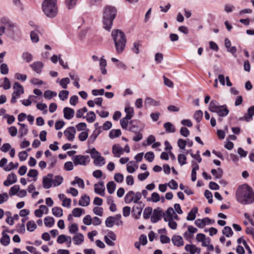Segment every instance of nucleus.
I'll return each mask as SVG.
<instances>
[{
    "label": "nucleus",
    "instance_id": "f257e3e1",
    "mask_svg": "<svg viewBox=\"0 0 254 254\" xmlns=\"http://www.w3.org/2000/svg\"><path fill=\"white\" fill-rule=\"evenodd\" d=\"M237 201L242 204H249L254 201V192L247 185L240 186L236 192Z\"/></svg>",
    "mask_w": 254,
    "mask_h": 254
},
{
    "label": "nucleus",
    "instance_id": "f03ea898",
    "mask_svg": "<svg viewBox=\"0 0 254 254\" xmlns=\"http://www.w3.org/2000/svg\"><path fill=\"white\" fill-rule=\"evenodd\" d=\"M117 14V9L112 6H106L103 9L102 23L103 27L107 31H110L113 22Z\"/></svg>",
    "mask_w": 254,
    "mask_h": 254
},
{
    "label": "nucleus",
    "instance_id": "7ed1b4c3",
    "mask_svg": "<svg viewBox=\"0 0 254 254\" xmlns=\"http://www.w3.org/2000/svg\"><path fill=\"white\" fill-rule=\"evenodd\" d=\"M111 35L115 43L117 53L122 54L125 50L127 43V39L124 33L119 29H114L112 31Z\"/></svg>",
    "mask_w": 254,
    "mask_h": 254
},
{
    "label": "nucleus",
    "instance_id": "20e7f679",
    "mask_svg": "<svg viewBox=\"0 0 254 254\" xmlns=\"http://www.w3.org/2000/svg\"><path fill=\"white\" fill-rule=\"evenodd\" d=\"M42 9L47 17H55L58 14L57 0H44L42 3Z\"/></svg>",
    "mask_w": 254,
    "mask_h": 254
},
{
    "label": "nucleus",
    "instance_id": "39448f33",
    "mask_svg": "<svg viewBox=\"0 0 254 254\" xmlns=\"http://www.w3.org/2000/svg\"><path fill=\"white\" fill-rule=\"evenodd\" d=\"M141 198V193L140 192H135L132 190H130L127 192L125 196V202L128 204L133 202L134 203L139 202Z\"/></svg>",
    "mask_w": 254,
    "mask_h": 254
},
{
    "label": "nucleus",
    "instance_id": "423d86ee",
    "mask_svg": "<svg viewBox=\"0 0 254 254\" xmlns=\"http://www.w3.org/2000/svg\"><path fill=\"white\" fill-rule=\"evenodd\" d=\"M5 27L7 34L11 38L14 39L16 36L21 35V31L15 23L11 22Z\"/></svg>",
    "mask_w": 254,
    "mask_h": 254
},
{
    "label": "nucleus",
    "instance_id": "0eeeda50",
    "mask_svg": "<svg viewBox=\"0 0 254 254\" xmlns=\"http://www.w3.org/2000/svg\"><path fill=\"white\" fill-rule=\"evenodd\" d=\"M14 91L12 94L11 103L14 104L16 102V99L18 98L21 95L24 93V88L23 86L18 82L14 83L13 86Z\"/></svg>",
    "mask_w": 254,
    "mask_h": 254
},
{
    "label": "nucleus",
    "instance_id": "6e6552de",
    "mask_svg": "<svg viewBox=\"0 0 254 254\" xmlns=\"http://www.w3.org/2000/svg\"><path fill=\"white\" fill-rule=\"evenodd\" d=\"M144 204L142 201L135 203L132 208V213L135 219H138L141 214Z\"/></svg>",
    "mask_w": 254,
    "mask_h": 254
},
{
    "label": "nucleus",
    "instance_id": "1a4fd4ad",
    "mask_svg": "<svg viewBox=\"0 0 254 254\" xmlns=\"http://www.w3.org/2000/svg\"><path fill=\"white\" fill-rule=\"evenodd\" d=\"M116 238V235L114 232L108 231L107 234L104 236V241L107 245L113 246L115 245L113 241H115Z\"/></svg>",
    "mask_w": 254,
    "mask_h": 254
},
{
    "label": "nucleus",
    "instance_id": "9d476101",
    "mask_svg": "<svg viewBox=\"0 0 254 254\" xmlns=\"http://www.w3.org/2000/svg\"><path fill=\"white\" fill-rule=\"evenodd\" d=\"M89 158L88 156H83V155H75L72 158V160L73 163L75 166L80 165H86L87 159Z\"/></svg>",
    "mask_w": 254,
    "mask_h": 254
},
{
    "label": "nucleus",
    "instance_id": "9b49d317",
    "mask_svg": "<svg viewBox=\"0 0 254 254\" xmlns=\"http://www.w3.org/2000/svg\"><path fill=\"white\" fill-rule=\"evenodd\" d=\"M53 175L49 173L46 176H44L43 178V187L45 189H48L53 186Z\"/></svg>",
    "mask_w": 254,
    "mask_h": 254
},
{
    "label": "nucleus",
    "instance_id": "f8f14e48",
    "mask_svg": "<svg viewBox=\"0 0 254 254\" xmlns=\"http://www.w3.org/2000/svg\"><path fill=\"white\" fill-rule=\"evenodd\" d=\"M163 212L160 208L155 209L153 212L152 215L151 217V221L152 223H156L161 218Z\"/></svg>",
    "mask_w": 254,
    "mask_h": 254
},
{
    "label": "nucleus",
    "instance_id": "ddd939ff",
    "mask_svg": "<svg viewBox=\"0 0 254 254\" xmlns=\"http://www.w3.org/2000/svg\"><path fill=\"white\" fill-rule=\"evenodd\" d=\"M105 188L103 181H100L97 184L94 185V192L104 196L105 195Z\"/></svg>",
    "mask_w": 254,
    "mask_h": 254
},
{
    "label": "nucleus",
    "instance_id": "4468645a",
    "mask_svg": "<svg viewBox=\"0 0 254 254\" xmlns=\"http://www.w3.org/2000/svg\"><path fill=\"white\" fill-rule=\"evenodd\" d=\"M64 133L66 138L69 141H72L75 137L76 133L75 128L73 127H68L65 130Z\"/></svg>",
    "mask_w": 254,
    "mask_h": 254
},
{
    "label": "nucleus",
    "instance_id": "2eb2a0df",
    "mask_svg": "<svg viewBox=\"0 0 254 254\" xmlns=\"http://www.w3.org/2000/svg\"><path fill=\"white\" fill-rule=\"evenodd\" d=\"M30 66L35 72L39 74L41 72L44 65L42 62L37 61L31 64Z\"/></svg>",
    "mask_w": 254,
    "mask_h": 254
},
{
    "label": "nucleus",
    "instance_id": "dca6fc26",
    "mask_svg": "<svg viewBox=\"0 0 254 254\" xmlns=\"http://www.w3.org/2000/svg\"><path fill=\"white\" fill-rule=\"evenodd\" d=\"M64 118L66 120L71 119L74 115V110L69 107H65L63 110Z\"/></svg>",
    "mask_w": 254,
    "mask_h": 254
},
{
    "label": "nucleus",
    "instance_id": "f3484780",
    "mask_svg": "<svg viewBox=\"0 0 254 254\" xmlns=\"http://www.w3.org/2000/svg\"><path fill=\"white\" fill-rule=\"evenodd\" d=\"M175 212L172 207L168 208L165 212L163 213L164 221L167 222V220H171V219H173V215L175 214Z\"/></svg>",
    "mask_w": 254,
    "mask_h": 254
},
{
    "label": "nucleus",
    "instance_id": "a211bd4d",
    "mask_svg": "<svg viewBox=\"0 0 254 254\" xmlns=\"http://www.w3.org/2000/svg\"><path fill=\"white\" fill-rule=\"evenodd\" d=\"M211 220L209 218H205L202 219H198L195 221V224L199 228L204 227L206 224L210 223Z\"/></svg>",
    "mask_w": 254,
    "mask_h": 254
},
{
    "label": "nucleus",
    "instance_id": "6ab92c4d",
    "mask_svg": "<svg viewBox=\"0 0 254 254\" xmlns=\"http://www.w3.org/2000/svg\"><path fill=\"white\" fill-rule=\"evenodd\" d=\"M215 113H217L219 117H224L228 115L229 113V110L226 105H223L221 106V107L217 110V112H215Z\"/></svg>",
    "mask_w": 254,
    "mask_h": 254
},
{
    "label": "nucleus",
    "instance_id": "aec40b11",
    "mask_svg": "<svg viewBox=\"0 0 254 254\" xmlns=\"http://www.w3.org/2000/svg\"><path fill=\"white\" fill-rule=\"evenodd\" d=\"M172 241L173 244L177 247L183 246L184 241L182 237L179 235H174L172 238Z\"/></svg>",
    "mask_w": 254,
    "mask_h": 254
},
{
    "label": "nucleus",
    "instance_id": "412c9836",
    "mask_svg": "<svg viewBox=\"0 0 254 254\" xmlns=\"http://www.w3.org/2000/svg\"><path fill=\"white\" fill-rule=\"evenodd\" d=\"M90 201V197L86 194H84L81 196L79 200L78 204L80 206L85 207L89 205Z\"/></svg>",
    "mask_w": 254,
    "mask_h": 254
},
{
    "label": "nucleus",
    "instance_id": "4be33fe9",
    "mask_svg": "<svg viewBox=\"0 0 254 254\" xmlns=\"http://www.w3.org/2000/svg\"><path fill=\"white\" fill-rule=\"evenodd\" d=\"M124 150L119 144H115L112 147V152L116 157H119L123 153Z\"/></svg>",
    "mask_w": 254,
    "mask_h": 254
},
{
    "label": "nucleus",
    "instance_id": "5701e85b",
    "mask_svg": "<svg viewBox=\"0 0 254 254\" xmlns=\"http://www.w3.org/2000/svg\"><path fill=\"white\" fill-rule=\"evenodd\" d=\"M84 236L81 233L76 234L72 238L74 243L77 245L81 244L84 241Z\"/></svg>",
    "mask_w": 254,
    "mask_h": 254
},
{
    "label": "nucleus",
    "instance_id": "b1692460",
    "mask_svg": "<svg viewBox=\"0 0 254 254\" xmlns=\"http://www.w3.org/2000/svg\"><path fill=\"white\" fill-rule=\"evenodd\" d=\"M2 237L0 240L1 244L4 246H7L10 243L9 236L4 231L2 232Z\"/></svg>",
    "mask_w": 254,
    "mask_h": 254
},
{
    "label": "nucleus",
    "instance_id": "393cba45",
    "mask_svg": "<svg viewBox=\"0 0 254 254\" xmlns=\"http://www.w3.org/2000/svg\"><path fill=\"white\" fill-rule=\"evenodd\" d=\"M220 107L221 106L219 105L216 101L212 100L210 103L209 110L211 112L215 113Z\"/></svg>",
    "mask_w": 254,
    "mask_h": 254
},
{
    "label": "nucleus",
    "instance_id": "a878e982",
    "mask_svg": "<svg viewBox=\"0 0 254 254\" xmlns=\"http://www.w3.org/2000/svg\"><path fill=\"white\" fill-rule=\"evenodd\" d=\"M197 211L198 209L197 207H193L189 212L187 217V220L188 221L194 220L196 217V214L197 213Z\"/></svg>",
    "mask_w": 254,
    "mask_h": 254
},
{
    "label": "nucleus",
    "instance_id": "bb28decb",
    "mask_svg": "<svg viewBox=\"0 0 254 254\" xmlns=\"http://www.w3.org/2000/svg\"><path fill=\"white\" fill-rule=\"evenodd\" d=\"M211 173L216 179H219L222 177L223 171L221 168H218L217 169H212Z\"/></svg>",
    "mask_w": 254,
    "mask_h": 254
},
{
    "label": "nucleus",
    "instance_id": "cd10ccee",
    "mask_svg": "<svg viewBox=\"0 0 254 254\" xmlns=\"http://www.w3.org/2000/svg\"><path fill=\"white\" fill-rule=\"evenodd\" d=\"M163 127L166 130V131L168 133H173L176 131V128L170 122L165 123Z\"/></svg>",
    "mask_w": 254,
    "mask_h": 254
},
{
    "label": "nucleus",
    "instance_id": "c85d7f7f",
    "mask_svg": "<svg viewBox=\"0 0 254 254\" xmlns=\"http://www.w3.org/2000/svg\"><path fill=\"white\" fill-rule=\"evenodd\" d=\"M126 119H131L134 116V109L132 107H126L125 109Z\"/></svg>",
    "mask_w": 254,
    "mask_h": 254
},
{
    "label": "nucleus",
    "instance_id": "c756f323",
    "mask_svg": "<svg viewBox=\"0 0 254 254\" xmlns=\"http://www.w3.org/2000/svg\"><path fill=\"white\" fill-rule=\"evenodd\" d=\"M75 184H77L78 186L82 189L84 188V183L83 180L78 177H75L74 181L71 182V185L73 186Z\"/></svg>",
    "mask_w": 254,
    "mask_h": 254
},
{
    "label": "nucleus",
    "instance_id": "7c9ffc66",
    "mask_svg": "<svg viewBox=\"0 0 254 254\" xmlns=\"http://www.w3.org/2000/svg\"><path fill=\"white\" fill-rule=\"evenodd\" d=\"M185 250L190 253V254H194L197 251V248L194 245L187 244L185 246Z\"/></svg>",
    "mask_w": 254,
    "mask_h": 254
},
{
    "label": "nucleus",
    "instance_id": "2f4dec72",
    "mask_svg": "<svg viewBox=\"0 0 254 254\" xmlns=\"http://www.w3.org/2000/svg\"><path fill=\"white\" fill-rule=\"evenodd\" d=\"M86 119L89 123H93L96 120V115L93 111H90L87 113L86 116Z\"/></svg>",
    "mask_w": 254,
    "mask_h": 254
},
{
    "label": "nucleus",
    "instance_id": "473e14b6",
    "mask_svg": "<svg viewBox=\"0 0 254 254\" xmlns=\"http://www.w3.org/2000/svg\"><path fill=\"white\" fill-rule=\"evenodd\" d=\"M158 102L150 97H147L144 102V105L145 106H157L158 105Z\"/></svg>",
    "mask_w": 254,
    "mask_h": 254
},
{
    "label": "nucleus",
    "instance_id": "72a5a7b5",
    "mask_svg": "<svg viewBox=\"0 0 254 254\" xmlns=\"http://www.w3.org/2000/svg\"><path fill=\"white\" fill-rule=\"evenodd\" d=\"M44 223L46 226L52 227L55 224V220L53 217L47 216L44 219Z\"/></svg>",
    "mask_w": 254,
    "mask_h": 254
},
{
    "label": "nucleus",
    "instance_id": "f704fd0d",
    "mask_svg": "<svg viewBox=\"0 0 254 254\" xmlns=\"http://www.w3.org/2000/svg\"><path fill=\"white\" fill-rule=\"evenodd\" d=\"M18 124L20 126L19 131L21 136L26 135L28 130L27 126L24 124L18 123Z\"/></svg>",
    "mask_w": 254,
    "mask_h": 254
},
{
    "label": "nucleus",
    "instance_id": "c9c22d12",
    "mask_svg": "<svg viewBox=\"0 0 254 254\" xmlns=\"http://www.w3.org/2000/svg\"><path fill=\"white\" fill-rule=\"evenodd\" d=\"M52 213L56 217H62L63 215V209L59 207H54L52 208Z\"/></svg>",
    "mask_w": 254,
    "mask_h": 254
},
{
    "label": "nucleus",
    "instance_id": "e433bc0d",
    "mask_svg": "<svg viewBox=\"0 0 254 254\" xmlns=\"http://www.w3.org/2000/svg\"><path fill=\"white\" fill-rule=\"evenodd\" d=\"M121 130L120 129H112L109 134V137L111 139L118 137L121 135Z\"/></svg>",
    "mask_w": 254,
    "mask_h": 254
},
{
    "label": "nucleus",
    "instance_id": "4c0bfd02",
    "mask_svg": "<svg viewBox=\"0 0 254 254\" xmlns=\"http://www.w3.org/2000/svg\"><path fill=\"white\" fill-rule=\"evenodd\" d=\"M141 46V43L139 41H135L133 44V47L131 48L132 51L136 54L139 53V48Z\"/></svg>",
    "mask_w": 254,
    "mask_h": 254
},
{
    "label": "nucleus",
    "instance_id": "58836bf2",
    "mask_svg": "<svg viewBox=\"0 0 254 254\" xmlns=\"http://www.w3.org/2000/svg\"><path fill=\"white\" fill-rule=\"evenodd\" d=\"M63 182V178L61 176H56L53 179V185L54 187L60 186Z\"/></svg>",
    "mask_w": 254,
    "mask_h": 254
},
{
    "label": "nucleus",
    "instance_id": "ea45409f",
    "mask_svg": "<svg viewBox=\"0 0 254 254\" xmlns=\"http://www.w3.org/2000/svg\"><path fill=\"white\" fill-rule=\"evenodd\" d=\"M84 213V210L80 208H75L72 211V214L75 217H79L82 214Z\"/></svg>",
    "mask_w": 254,
    "mask_h": 254
},
{
    "label": "nucleus",
    "instance_id": "a19ab883",
    "mask_svg": "<svg viewBox=\"0 0 254 254\" xmlns=\"http://www.w3.org/2000/svg\"><path fill=\"white\" fill-rule=\"evenodd\" d=\"M116 185L113 181L109 182L107 185V189L110 194H112L115 191Z\"/></svg>",
    "mask_w": 254,
    "mask_h": 254
},
{
    "label": "nucleus",
    "instance_id": "79ce46f5",
    "mask_svg": "<svg viewBox=\"0 0 254 254\" xmlns=\"http://www.w3.org/2000/svg\"><path fill=\"white\" fill-rule=\"evenodd\" d=\"M94 164L96 166H102L105 164V158L100 155L94 160Z\"/></svg>",
    "mask_w": 254,
    "mask_h": 254
},
{
    "label": "nucleus",
    "instance_id": "37998d69",
    "mask_svg": "<svg viewBox=\"0 0 254 254\" xmlns=\"http://www.w3.org/2000/svg\"><path fill=\"white\" fill-rule=\"evenodd\" d=\"M27 229L30 232L34 231L37 228V225L34 221H29L27 223Z\"/></svg>",
    "mask_w": 254,
    "mask_h": 254
},
{
    "label": "nucleus",
    "instance_id": "c03bdc74",
    "mask_svg": "<svg viewBox=\"0 0 254 254\" xmlns=\"http://www.w3.org/2000/svg\"><path fill=\"white\" fill-rule=\"evenodd\" d=\"M152 213V208L150 207L145 208L143 211V218L145 219H147L150 217Z\"/></svg>",
    "mask_w": 254,
    "mask_h": 254
},
{
    "label": "nucleus",
    "instance_id": "a18cd8bd",
    "mask_svg": "<svg viewBox=\"0 0 254 254\" xmlns=\"http://www.w3.org/2000/svg\"><path fill=\"white\" fill-rule=\"evenodd\" d=\"M129 130L134 133H137L138 132H140L142 129H139L138 126L133 124V122L131 121L130 123Z\"/></svg>",
    "mask_w": 254,
    "mask_h": 254
},
{
    "label": "nucleus",
    "instance_id": "49530a36",
    "mask_svg": "<svg viewBox=\"0 0 254 254\" xmlns=\"http://www.w3.org/2000/svg\"><path fill=\"white\" fill-rule=\"evenodd\" d=\"M222 233L227 237H230L233 235V231L230 227L226 226L222 230Z\"/></svg>",
    "mask_w": 254,
    "mask_h": 254
},
{
    "label": "nucleus",
    "instance_id": "de8ad7c7",
    "mask_svg": "<svg viewBox=\"0 0 254 254\" xmlns=\"http://www.w3.org/2000/svg\"><path fill=\"white\" fill-rule=\"evenodd\" d=\"M203 117V112L201 110L196 111L193 115V118L197 123H199Z\"/></svg>",
    "mask_w": 254,
    "mask_h": 254
},
{
    "label": "nucleus",
    "instance_id": "09e8293b",
    "mask_svg": "<svg viewBox=\"0 0 254 254\" xmlns=\"http://www.w3.org/2000/svg\"><path fill=\"white\" fill-rule=\"evenodd\" d=\"M178 160L181 166L184 165L187 163V157L183 154H179L178 156Z\"/></svg>",
    "mask_w": 254,
    "mask_h": 254
},
{
    "label": "nucleus",
    "instance_id": "8fccbe9b",
    "mask_svg": "<svg viewBox=\"0 0 254 254\" xmlns=\"http://www.w3.org/2000/svg\"><path fill=\"white\" fill-rule=\"evenodd\" d=\"M69 94V91L67 90H62L59 93V97L62 101H64L67 99Z\"/></svg>",
    "mask_w": 254,
    "mask_h": 254
},
{
    "label": "nucleus",
    "instance_id": "3c124183",
    "mask_svg": "<svg viewBox=\"0 0 254 254\" xmlns=\"http://www.w3.org/2000/svg\"><path fill=\"white\" fill-rule=\"evenodd\" d=\"M160 200L159 194L157 192H153L151 194V197L147 198L148 201H152L154 202H157Z\"/></svg>",
    "mask_w": 254,
    "mask_h": 254
},
{
    "label": "nucleus",
    "instance_id": "603ef678",
    "mask_svg": "<svg viewBox=\"0 0 254 254\" xmlns=\"http://www.w3.org/2000/svg\"><path fill=\"white\" fill-rule=\"evenodd\" d=\"M101 133V131L98 130L97 129H95L92 134L90 135L89 141L91 143H93L97 136Z\"/></svg>",
    "mask_w": 254,
    "mask_h": 254
},
{
    "label": "nucleus",
    "instance_id": "864d4df0",
    "mask_svg": "<svg viewBox=\"0 0 254 254\" xmlns=\"http://www.w3.org/2000/svg\"><path fill=\"white\" fill-rule=\"evenodd\" d=\"M70 82V80L68 77H65L62 78L60 81V85L64 89H66L67 88V84Z\"/></svg>",
    "mask_w": 254,
    "mask_h": 254
},
{
    "label": "nucleus",
    "instance_id": "5fc2aeb1",
    "mask_svg": "<svg viewBox=\"0 0 254 254\" xmlns=\"http://www.w3.org/2000/svg\"><path fill=\"white\" fill-rule=\"evenodd\" d=\"M89 131L88 129H86V130L82 131L79 133L78 136V138L80 141H84L87 138L88 136V131Z\"/></svg>",
    "mask_w": 254,
    "mask_h": 254
},
{
    "label": "nucleus",
    "instance_id": "6e6d98bb",
    "mask_svg": "<svg viewBox=\"0 0 254 254\" xmlns=\"http://www.w3.org/2000/svg\"><path fill=\"white\" fill-rule=\"evenodd\" d=\"M122 216L120 214H117L115 216H113V218H114V222L115 224L117 226H121L123 224V221L121 220Z\"/></svg>",
    "mask_w": 254,
    "mask_h": 254
},
{
    "label": "nucleus",
    "instance_id": "4d7b16f0",
    "mask_svg": "<svg viewBox=\"0 0 254 254\" xmlns=\"http://www.w3.org/2000/svg\"><path fill=\"white\" fill-rule=\"evenodd\" d=\"M38 175V172L36 169H30L28 174L27 176L29 177L34 178V181H36L37 180V177Z\"/></svg>",
    "mask_w": 254,
    "mask_h": 254
},
{
    "label": "nucleus",
    "instance_id": "13d9d810",
    "mask_svg": "<svg viewBox=\"0 0 254 254\" xmlns=\"http://www.w3.org/2000/svg\"><path fill=\"white\" fill-rule=\"evenodd\" d=\"M19 190L20 187L19 185H14L10 188L9 194L10 196L15 195L19 191Z\"/></svg>",
    "mask_w": 254,
    "mask_h": 254
},
{
    "label": "nucleus",
    "instance_id": "bf43d9fd",
    "mask_svg": "<svg viewBox=\"0 0 254 254\" xmlns=\"http://www.w3.org/2000/svg\"><path fill=\"white\" fill-rule=\"evenodd\" d=\"M22 57L26 62L29 63L33 60L32 55L28 52H24L22 54Z\"/></svg>",
    "mask_w": 254,
    "mask_h": 254
},
{
    "label": "nucleus",
    "instance_id": "052dcab7",
    "mask_svg": "<svg viewBox=\"0 0 254 254\" xmlns=\"http://www.w3.org/2000/svg\"><path fill=\"white\" fill-rule=\"evenodd\" d=\"M114 218H113V216L108 217L106 221H105V225L107 227L111 228L113 227L115 224L114 222Z\"/></svg>",
    "mask_w": 254,
    "mask_h": 254
},
{
    "label": "nucleus",
    "instance_id": "680f3d73",
    "mask_svg": "<svg viewBox=\"0 0 254 254\" xmlns=\"http://www.w3.org/2000/svg\"><path fill=\"white\" fill-rule=\"evenodd\" d=\"M87 112V109L86 107H84L81 109H79L77 111L76 114V117L77 118H84V117H83V115L84 113H86Z\"/></svg>",
    "mask_w": 254,
    "mask_h": 254
},
{
    "label": "nucleus",
    "instance_id": "e2e57ef3",
    "mask_svg": "<svg viewBox=\"0 0 254 254\" xmlns=\"http://www.w3.org/2000/svg\"><path fill=\"white\" fill-rule=\"evenodd\" d=\"M77 0H65V4L68 9H71L76 4Z\"/></svg>",
    "mask_w": 254,
    "mask_h": 254
},
{
    "label": "nucleus",
    "instance_id": "0e129e2a",
    "mask_svg": "<svg viewBox=\"0 0 254 254\" xmlns=\"http://www.w3.org/2000/svg\"><path fill=\"white\" fill-rule=\"evenodd\" d=\"M124 175L120 173H116L114 175V180L118 183H121L124 181Z\"/></svg>",
    "mask_w": 254,
    "mask_h": 254
},
{
    "label": "nucleus",
    "instance_id": "69168bd1",
    "mask_svg": "<svg viewBox=\"0 0 254 254\" xmlns=\"http://www.w3.org/2000/svg\"><path fill=\"white\" fill-rule=\"evenodd\" d=\"M89 153H90L91 158L94 160L101 155L100 153L97 151L95 148H92Z\"/></svg>",
    "mask_w": 254,
    "mask_h": 254
},
{
    "label": "nucleus",
    "instance_id": "338daca9",
    "mask_svg": "<svg viewBox=\"0 0 254 254\" xmlns=\"http://www.w3.org/2000/svg\"><path fill=\"white\" fill-rule=\"evenodd\" d=\"M112 127V124L110 121H106L102 126H101L100 128H102V131L103 130H108L110 129Z\"/></svg>",
    "mask_w": 254,
    "mask_h": 254
},
{
    "label": "nucleus",
    "instance_id": "774afa93",
    "mask_svg": "<svg viewBox=\"0 0 254 254\" xmlns=\"http://www.w3.org/2000/svg\"><path fill=\"white\" fill-rule=\"evenodd\" d=\"M30 38L33 42L37 43L39 41V36L37 33L35 31H31L30 33Z\"/></svg>",
    "mask_w": 254,
    "mask_h": 254
}]
</instances>
